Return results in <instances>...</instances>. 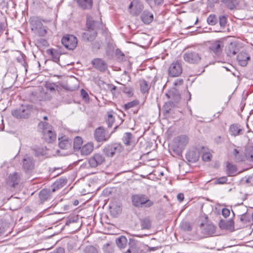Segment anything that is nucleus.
<instances>
[{"instance_id": "1", "label": "nucleus", "mask_w": 253, "mask_h": 253, "mask_svg": "<svg viewBox=\"0 0 253 253\" xmlns=\"http://www.w3.org/2000/svg\"><path fill=\"white\" fill-rule=\"evenodd\" d=\"M183 57L185 62L190 64L201 63L207 66L211 63V56L209 52L201 55L195 50H187L183 54Z\"/></svg>"}, {"instance_id": "2", "label": "nucleus", "mask_w": 253, "mask_h": 253, "mask_svg": "<svg viewBox=\"0 0 253 253\" xmlns=\"http://www.w3.org/2000/svg\"><path fill=\"white\" fill-rule=\"evenodd\" d=\"M124 150V147L120 143L113 142L106 144L103 149V152L108 158L118 157Z\"/></svg>"}, {"instance_id": "3", "label": "nucleus", "mask_w": 253, "mask_h": 253, "mask_svg": "<svg viewBox=\"0 0 253 253\" xmlns=\"http://www.w3.org/2000/svg\"><path fill=\"white\" fill-rule=\"evenodd\" d=\"M132 204L136 208H149L154 205V202L150 200L145 194H135L131 197Z\"/></svg>"}, {"instance_id": "4", "label": "nucleus", "mask_w": 253, "mask_h": 253, "mask_svg": "<svg viewBox=\"0 0 253 253\" xmlns=\"http://www.w3.org/2000/svg\"><path fill=\"white\" fill-rule=\"evenodd\" d=\"M98 24V22L94 21L92 17H88L86 20V27L88 30L84 33L83 37L88 41L93 40L97 35L95 30Z\"/></svg>"}, {"instance_id": "5", "label": "nucleus", "mask_w": 253, "mask_h": 253, "mask_svg": "<svg viewBox=\"0 0 253 253\" xmlns=\"http://www.w3.org/2000/svg\"><path fill=\"white\" fill-rule=\"evenodd\" d=\"M39 126L42 128L43 136L47 142L51 143L56 139V134L52 131V127L51 125L45 122H41Z\"/></svg>"}, {"instance_id": "6", "label": "nucleus", "mask_w": 253, "mask_h": 253, "mask_svg": "<svg viewBox=\"0 0 253 253\" xmlns=\"http://www.w3.org/2000/svg\"><path fill=\"white\" fill-rule=\"evenodd\" d=\"M32 107L28 104H22L18 108L12 111V115L18 119H25L29 117L32 111Z\"/></svg>"}, {"instance_id": "7", "label": "nucleus", "mask_w": 253, "mask_h": 253, "mask_svg": "<svg viewBox=\"0 0 253 253\" xmlns=\"http://www.w3.org/2000/svg\"><path fill=\"white\" fill-rule=\"evenodd\" d=\"M30 23L31 30L35 33L38 34L40 36H43L46 33V31L43 27L42 22L37 17L31 18Z\"/></svg>"}, {"instance_id": "8", "label": "nucleus", "mask_w": 253, "mask_h": 253, "mask_svg": "<svg viewBox=\"0 0 253 253\" xmlns=\"http://www.w3.org/2000/svg\"><path fill=\"white\" fill-rule=\"evenodd\" d=\"M113 132L108 133L107 131L103 127H98L94 131V137L98 142H104L109 140Z\"/></svg>"}, {"instance_id": "9", "label": "nucleus", "mask_w": 253, "mask_h": 253, "mask_svg": "<svg viewBox=\"0 0 253 253\" xmlns=\"http://www.w3.org/2000/svg\"><path fill=\"white\" fill-rule=\"evenodd\" d=\"M61 42L63 45L69 50H73L78 43L77 38L72 35H67L64 37L61 40Z\"/></svg>"}, {"instance_id": "10", "label": "nucleus", "mask_w": 253, "mask_h": 253, "mask_svg": "<svg viewBox=\"0 0 253 253\" xmlns=\"http://www.w3.org/2000/svg\"><path fill=\"white\" fill-rule=\"evenodd\" d=\"M105 161V157L99 153H94L88 160L89 166L92 168H96L102 165Z\"/></svg>"}, {"instance_id": "11", "label": "nucleus", "mask_w": 253, "mask_h": 253, "mask_svg": "<svg viewBox=\"0 0 253 253\" xmlns=\"http://www.w3.org/2000/svg\"><path fill=\"white\" fill-rule=\"evenodd\" d=\"M182 72V66L178 61H173L169 68V75L170 77H178L181 74Z\"/></svg>"}, {"instance_id": "12", "label": "nucleus", "mask_w": 253, "mask_h": 253, "mask_svg": "<svg viewBox=\"0 0 253 253\" xmlns=\"http://www.w3.org/2000/svg\"><path fill=\"white\" fill-rule=\"evenodd\" d=\"M144 8L141 2L138 0H133L130 3L128 9L129 12L133 15H138L142 11Z\"/></svg>"}, {"instance_id": "13", "label": "nucleus", "mask_w": 253, "mask_h": 253, "mask_svg": "<svg viewBox=\"0 0 253 253\" xmlns=\"http://www.w3.org/2000/svg\"><path fill=\"white\" fill-rule=\"evenodd\" d=\"M223 46L224 43L222 41L216 40L211 42L209 47V49L215 55L219 56L222 53Z\"/></svg>"}, {"instance_id": "14", "label": "nucleus", "mask_w": 253, "mask_h": 253, "mask_svg": "<svg viewBox=\"0 0 253 253\" xmlns=\"http://www.w3.org/2000/svg\"><path fill=\"white\" fill-rule=\"evenodd\" d=\"M23 168L26 171L32 170L35 167V161L31 156L26 155L23 159Z\"/></svg>"}, {"instance_id": "15", "label": "nucleus", "mask_w": 253, "mask_h": 253, "mask_svg": "<svg viewBox=\"0 0 253 253\" xmlns=\"http://www.w3.org/2000/svg\"><path fill=\"white\" fill-rule=\"evenodd\" d=\"M200 157V151L197 148L189 150L186 154V159L191 163H195L199 160Z\"/></svg>"}, {"instance_id": "16", "label": "nucleus", "mask_w": 253, "mask_h": 253, "mask_svg": "<svg viewBox=\"0 0 253 253\" xmlns=\"http://www.w3.org/2000/svg\"><path fill=\"white\" fill-rule=\"evenodd\" d=\"M188 141L189 138L187 136L181 135L174 139V145L177 147L184 149L185 146L188 143Z\"/></svg>"}, {"instance_id": "17", "label": "nucleus", "mask_w": 253, "mask_h": 253, "mask_svg": "<svg viewBox=\"0 0 253 253\" xmlns=\"http://www.w3.org/2000/svg\"><path fill=\"white\" fill-rule=\"evenodd\" d=\"M91 63L95 68L100 71V72L105 71L108 68L107 63L102 59L100 58L94 59Z\"/></svg>"}, {"instance_id": "18", "label": "nucleus", "mask_w": 253, "mask_h": 253, "mask_svg": "<svg viewBox=\"0 0 253 253\" xmlns=\"http://www.w3.org/2000/svg\"><path fill=\"white\" fill-rule=\"evenodd\" d=\"M125 253H145V252L140 244L132 242L129 243V248Z\"/></svg>"}, {"instance_id": "19", "label": "nucleus", "mask_w": 253, "mask_h": 253, "mask_svg": "<svg viewBox=\"0 0 253 253\" xmlns=\"http://www.w3.org/2000/svg\"><path fill=\"white\" fill-rule=\"evenodd\" d=\"M239 51L238 45L235 42H230L226 48L225 52L227 55L229 57H232L236 54Z\"/></svg>"}, {"instance_id": "20", "label": "nucleus", "mask_w": 253, "mask_h": 253, "mask_svg": "<svg viewBox=\"0 0 253 253\" xmlns=\"http://www.w3.org/2000/svg\"><path fill=\"white\" fill-rule=\"evenodd\" d=\"M122 141L126 146H134L135 144V139L134 136L130 132H126L124 133Z\"/></svg>"}, {"instance_id": "21", "label": "nucleus", "mask_w": 253, "mask_h": 253, "mask_svg": "<svg viewBox=\"0 0 253 253\" xmlns=\"http://www.w3.org/2000/svg\"><path fill=\"white\" fill-rule=\"evenodd\" d=\"M141 19L145 24H149L153 20V14L148 10H144L141 15Z\"/></svg>"}, {"instance_id": "22", "label": "nucleus", "mask_w": 253, "mask_h": 253, "mask_svg": "<svg viewBox=\"0 0 253 253\" xmlns=\"http://www.w3.org/2000/svg\"><path fill=\"white\" fill-rule=\"evenodd\" d=\"M201 225H203V233L209 236H212L215 233L216 227L213 224H207L205 225L203 223H201Z\"/></svg>"}, {"instance_id": "23", "label": "nucleus", "mask_w": 253, "mask_h": 253, "mask_svg": "<svg viewBox=\"0 0 253 253\" xmlns=\"http://www.w3.org/2000/svg\"><path fill=\"white\" fill-rule=\"evenodd\" d=\"M234 221L230 219L227 220H221L219 222V226L222 229L231 230L234 228Z\"/></svg>"}, {"instance_id": "24", "label": "nucleus", "mask_w": 253, "mask_h": 253, "mask_svg": "<svg viewBox=\"0 0 253 253\" xmlns=\"http://www.w3.org/2000/svg\"><path fill=\"white\" fill-rule=\"evenodd\" d=\"M250 59V57L247 53L241 52L237 55L239 64L243 67L247 65L248 60Z\"/></svg>"}, {"instance_id": "25", "label": "nucleus", "mask_w": 253, "mask_h": 253, "mask_svg": "<svg viewBox=\"0 0 253 253\" xmlns=\"http://www.w3.org/2000/svg\"><path fill=\"white\" fill-rule=\"evenodd\" d=\"M67 179L65 178H60L57 180L52 185H51V191L54 192L57 190L63 187L67 183Z\"/></svg>"}, {"instance_id": "26", "label": "nucleus", "mask_w": 253, "mask_h": 253, "mask_svg": "<svg viewBox=\"0 0 253 253\" xmlns=\"http://www.w3.org/2000/svg\"><path fill=\"white\" fill-rule=\"evenodd\" d=\"M20 179V174L18 172H14L12 174H10L8 176V183L9 184H11V186L13 187L15 186V185H17L19 182Z\"/></svg>"}, {"instance_id": "27", "label": "nucleus", "mask_w": 253, "mask_h": 253, "mask_svg": "<svg viewBox=\"0 0 253 253\" xmlns=\"http://www.w3.org/2000/svg\"><path fill=\"white\" fill-rule=\"evenodd\" d=\"M141 92L143 94L148 93L151 84L144 79L139 81Z\"/></svg>"}, {"instance_id": "28", "label": "nucleus", "mask_w": 253, "mask_h": 253, "mask_svg": "<svg viewBox=\"0 0 253 253\" xmlns=\"http://www.w3.org/2000/svg\"><path fill=\"white\" fill-rule=\"evenodd\" d=\"M93 149V144L92 142H88L82 147L81 152L83 155H88L92 152Z\"/></svg>"}, {"instance_id": "29", "label": "nucleus", "mask_w": 253, "mask_h": 253, "mask_svg": "<svg viewBox=\"0 0 253 253\" xmlns=\"http://www.w3.org/2000/svg\"><path fill=\"white\" fill-rule=\"evenodd\" d=\"M46 53L50 56L53 62L59 64L60 54L57 50L49 49L47 50Z\"/></svg>"}, {"instance_id": "30", "label": "nucleus", "mask_w": 253, "mask_h": 253, "mask_svg": "<svg viewBox=\"0 0 253 253\" xmlns=\"http://www.w3.org/2000/svg\"><path fill=\"white\" fill-rule=\"evenodd\" d=\"M59 146L62 149H68L71 147L70 140L66 137H63L58 138Z\"/></svg>"}, {"instance_id": "31", "label": "nucleus", "mask_w": 253, "mask_h": 253, "mask_svg": "<svg viewBox=\"0 0 253 253\" xmlns=\"http://www.w3.org/2000/svg\"><path fill=\"white\" fill-rule=\"evenodd\" d=\"M50 190L43 189L39 193V198L42 203L47 200L50 197Z\"/></svg>"}, {"instance_id": "32", "label": "nucleus", "mask_w": 253, "mask_h": 253, "mask_svg": "<svg viewBox=\"0 0 253 253\" xmlns=\"http://www.w3.org/2000/svg\"><path fill=\"white\" fill-rule=\"evenodd\" d=\"M34 155L37 157L44 156L46 155V147H37L33 149Z\"/></svg>"}, {"instance_id": "33", "label": "nucleus", "mask_w": 253, "mask_h": 253, "mask_svg": "<svg viewBox=\"0 0 253 253\" xmlns=\"http://www.w3.org/2000/svg\"><path fill=\"white\" fill-rule=\"evenodd\" d=\"M116 244L120 249H124L127 245V240L124 236H121L116 240Z\"/></svg>"}, {"instance_id": "34", "label": "nucleus", "mask_w": 253, "mask_h": 253, "mask_svg": "<svg viewBox=\"0 0 253 253\" xmlns=\"http://www.w3.org/2000/svg\"><path fill=\"white\" fill-rule=\"evenodd\" d=\"M77 2L83 9H89L92 6V0H78Z\"/></svg>"}, {"instance_id": "35", "label": "nucleus", "mask_w": 253, "mask_h": 253, "mask_svg": "<svg viewBox=\"0 0 253 253\" xmlns=\"http://www.w3.org/2000/svg\"><path fill=\"white\" fill-rule=\"evenodd\" d=\"M83 140L80 136H76L74 138L73 148L75 150H79L82 147Z\"/></svg>"}, {"instance_id": "36", "label": "nucleus", "mask_w": 253, "mask_h": 253, "mask_svg": "<svg viewBox=\"0 0 253 253\" xmlns=\"http://www.w3.org/2000/svg\"><path fill=\"white\" fill-rule=\"evenodd\" d=\"M242 130L239 128L238 125H232L229 128V131L232 135L236 136L240 134Z\"/></svg>"}, {"instance_id": "37", "label": "nucleus", "mask_w": 253, "mask_h": 253, "mask_svg": "<svg viewBox=\"0 0 253 253\" xmlns=\"http://www.w3.org/2000/svg\"><path fill=\"white\" fill-rule=\"evenodd\" d=\"M245 156L248 161L253 162V147L250 146L246 149Z\"/></svg>"}, {"instance_id": "38", "label": "nucleus", "mask_w": 253, "mask_h": 253, "mask_svg": "<svg viewBox=\"0 0 253 253\" xmlns=\"http://www.w3.org/2000/svg\"><path fill=\"white\" fill-rule=\"evenodd\" d=\"M141 226L143 229H149L151 227V221L149 218L141 220Z\"/></svg>"}, {"instance_id": "39", "label": "nucleus", "mask_w": 253, "mask_h": 253, "mask_svg": "<svg viewBox=\"0 0 253 253\" xmlns=\"http://www.w3.org/2000/svg\"><path fill=\"white\" fill-rule=\"evenodd\" d=\"M223 2L230 9H234L237 4L236 0H224Z\"/></svg>"}, {"instance_id": "40", "label": "nucleus", "mask_w": 253, "mask_h": 253, "mask_svg": "<svg viewBox=\"0 0 253 253\" xmlns=\"http://www.w3.org/2000/svg\"><path fill=\"white\" fill-rule=\"evenodd\" d=\"M104 253H114V247L109 243H106L103 247Z\"/></svg>"}, {"instance_id": "41", "label": "nucleus", "mask_w": 253, "mask_h": 253, "mask_svg": "<svg viewBox=\"0 0 253 253\" xmlns=\"http://www.w3.org/2000/svg\"><path fill=\"white\" fill-rule=\"evenodd\" d=\"M243 208L244 209V210L246 211L241 215L240 220L242 223H246L250 221V216H248L247 213V208Z\"/></svg>"}, {"instance_id": "42", "label": "nucleus", "mask_w": 253, "mask_h": 253, "mask_svg": "<svg viewBox=\"0 0 253 253\" xmlns=\"http://www.w3.org/2000/svg\"><path fill=\"white\" fill-rule=\"evenodd\" d=\"M84 253H98L97 249L93 246H86L84 250Z\"/></svg>"}, {"instance_id": "43", "label": "nucleus", "mask_w": 253, "mask_h": 253, "mask_svg": "<svg viewBox=\"0 0 253 253\" xmlns=\"http://www.w3.org/2000/svg\"><path fill=\"white\" fill-rule=\"evenodd\" d=\"M108 118L107 120V123L108 124V126L111 127L112 126L114 122L115 119L113 114L111 112H108Z\"/></svg>"}, {"instance_id": "44", "label": "nucleus", "mask_w": 253, "mask_h": 253, "mask_svg": "<svg viewBox=\"0 0 253 253\" xmlns=\"http://www.w3.org/2000/svg\"><path fill=\"white\" fill-rule=\"evenodd\" d=\"M217 21L216 17L214 15H210L207 18V22L211 25H215Z\"/></svg>"}, {"instance_id": "45", "label": "nucleus", "mask_w": 253, "mask_h": 253, "mask_svg": "<svg viewBox=\"0 0 253 253\" xmlns=\"http://www.w3.org/2000/svg\"><path fill=\"white\" fill-rule=\"evenodd\" d=\"M139 104V102L137 100H133L129 102L125 105V108L126 110L129 109L132 107L137 106Z\"/></svg>"}, {"instance_id": "46", "label": "nucleus", "mask_w": 253, "mask_h": 253, "mask_svg": "<svg viewBox=\"0 0 253 253\" xmlns=\"http://www.w3.org/2000/svg\"><path fill=\"white\" fill-rule=\"evenodd\" d=\"M228 173L230 175L235 173L237 171L236 167L235 165L228 164L227 166Z\"/></svg>"}, {"instance_id": "47", "label": "nucleus", "mask_w": 253, "mask_h": 253, "mask_svg": "<svg viewBox=\"0 0 253 253\" xmlns=\"http://www.w3.org/2000/svg\"><path fill=\"white\" fill-rule=\"evenodd\" d=\"M211 154L210 152H203L202 155V159L204 161L208 162L211 160Z\"/></svg>"}, {"instance_id": "48", "label": "nucleus", "mask_w": 253, "mask_h": 253, "mask_svg": "<svg viewBox=\"0 0 253 253\" xmlns=\"http://www.w3.org/2000/svg\"><path fill=\"white\" fill-rule=\"evenodd\" d=\"M181 228L185 231L191 230V227L190 223L187 222H183L181 225Z\"/></svg>"}, {"instance_id": "49", "label": "nucleus", "mask_w": 253, "mask_h": 253, "mask_svg": "<svg viewBox=\"0 0 253 253\" xmlns=\"http://www.w3.org/2000/svg\"><path fill=\"white\" fill-rule=\"evenodd\" d=\"M227 23V18L224 16L219 17V24L222 28H224Z\"/></svg>"}, {"instance_id": "50", "label": "nucleus", "mask_w": 253, "mask_h": 253, "mask_svg": "<svg viewBox=\"0 0 253 253\" xmlns=\"http://www.w3.org/2000/svg\"><path fill=\"white\" fill-rule=\"evenodd\" d=\"M227 178L226 176H223L216 179L215 181L216 184H224L226 183Z\"/></svg>"}, {"instance_id": "51", "label": "nucleus", "mask_w": 253, "mask_h": 253, "mask_svg": "<svg viewBox=\"0 0 253 253\" xmlns=\"http://www.w3.org/2000/svg\"><path fill=\"white\" fill-rule=\"evenodd\" d=\"M183 149L177 147L175 145H173V151L178 156H182V152Z\"/></svg>"}, {"instance_id": "52", "label": "nucleus", "mask_w": 253, "mask_h": 253, "mask_svg": "<svg viewBox=\"0 0 253 253\" xmlns=\"http://www.w3.org/2000/svg\"><path fill=\"white\" fill-rule=\"evenodd\" d=\"M55 84L53 83H46L45 84V87L47 89H48L50 91H55Z\"/></svg>"}, {"instance_id": "53", "label": "nucleus", "mask_w": 253, "mask_h": 253, "mask_svg": "<svg viewBox=\"0 0 253 253\" xmlns=\"http://www.w3.org/2000/svg\"><path fill=\"white\" fill-rule=\"evenodd\" d=\"M230 211L229 209L227 208H223L222 210V215L225 217L226 218L228 217L230 215Z\"/></svg>"}, {"instance_id": "54", "label": "nucleus", "mask_w": 253, "mask_h": 253, "mask_svg": "<svg viewBox=\"0 0 253 253\" xmlns=\"http://www.w3.org/2000/svg\"><path fill=\"white\" fill-rule=\"evenodd\" d=\"M173 103L171 102H168L166 103L164 105V108H165V111L167 113H169V110L171 109V108L172 107Z\"/></svg>"}, {"instance_id": "55", "label": "nucleus", "mask_w": 253, "mask_h": 253, "mask_svg": "<svg viewBox=\"0 0 253 253\" xmlns=\"http://www.w3.org/2000/svg\"><path fill=\"white\" fill-rule=\"evenodd\" d=\"M17 61L25 68H26V67L27 66V64L23 57L21 56L20 57L17 58Z\"/></svg>"}, {"instance_id": "56", "label": "nucleus", "mask_w": 253, "mask_h": 253, "mask_svg": "<svg viewBox=\"0 0 253 253\" xmlns=\"http://www.w3.org/2000/svg\"><path fill=\"white\" fill-rule=\"evenodd\" d=\"M245 182L246 183H250L251 185H253V174L247 178Z\"/></svg>"}, {"instance_id": "57", "label": "nucleus", "mask_w": 253, "mask_h": 253, "mask_svg": "<svg viewBox=\"0 0 253 253\" xmlns=\"http://www.w3.org/2000/svg\"><path fill=\"white\" fill-rule=\"evenodd\" d=\"M81 93L84 99H87L88 98V95L87 93L84 89H82L81 90Z\"/></svg>"}, {"instance_id": "58", "label": "nucleus", "mask_w": 253, "mask_h": 253, "mask_svg": "<svg viewBox=\"0 0 253 253\" xmlns=\"http://www.w3.org/2000/svg\"><path fill=\"white\" fill-rule=\"evenodd\" d=\"M55 253H65L64 249L62 247H59L56 250Z\"/></svg>"}, {"instance_id": "59", "label": "nucleus", "mask_w": 253, "mask_h": 253, "mask_svg": "<svg viewBox=\"0 0 253 253\" xmlns=\"http://www.w3.org/2000/svg\"><path fill=\"white\" fill-rule=\"evenodd\" d=\"M177 198L180 202H182L184 199V195L182 193H179L177 195Z\"/></svg>"}, {"instance_id": "60", "label": "nucleus", "mask_w": 253, "mask_h": 253, "mask_svg": "<svg viewBox=\"0 0 253 253\" xmlns=\"http://www.w3.org/2000/svg\"><path fill=\"white\" fill-rule=\"evenodd\" d=\"M116 55L118 56H124V54L122 52V51L119 49L116 50Z\"/></svg>"}, {"instance_id": "61", "label": "nucleus", "mask_w": 253, "mask_h": 253, "mask_svg": "<svg viewBox=\"0 0 253 253\" xmlns=\"http://www.w3.org/2000/svg\"><path fill=\"white\" fill-rule=\"evenodd\" d=\"M123 91L125 93L128 94H129L131 93V90L130 88L125 87Z\"/></svg>"}, {"instance_id": "62", "label": "nucleus", "mask_w": 253, "mask_h": 253, "mask_svg": "<svg viewBox=\"0 0 253 253\" xmlns=\"http://www.w3.org/2000/svg\"><path fill=\"white\" fill-rule=\"evenodd\" d=\"M233 153L234 155L236 157H237V156L238 154L239 153V152H238V151L236 149H234V150H233Z\"/></svg>"}, {"instance_id": "63", "label": "nucleus", "mask_w": 253, "mask_h": 253, "mask_svg": "<svg viewBox=\"0 0 253 253\" xmlns=\"http://www.w3.org/2000/svg\"><path fill=\"white\" fill-rule=\"evenodd\" d=\"M116 86L114 85H112V87L111 88V91L112 92L113 90H115L116 89Z\"/></svg>"}, {"instance_id": "64", "label": "nucleus", "mask_w": 253, "mask_h": 253, "mask_svg": "<svg viewBox=\"0 0 253 253\" xmlns=\"http://www.w3.org/2000/svg\"><path fill=\"white\" fill-rule=\"evenodd\" d=\"M187 94L188 95V97H189L188 100L189 101L191 99V94L190 92L189 91H187Z\"/></svg>"}]
</instances>
